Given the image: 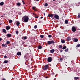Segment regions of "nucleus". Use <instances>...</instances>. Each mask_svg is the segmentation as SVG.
<instances>
[{
	"instance_id": "nucleus-8",
	"label": "nucleus",
	"mask_w": 80,
	"mask_h": 80,
	"mask_svg": "<svg viewBox=\"0 0 80 80\" xmlns=\"http://www.w3.org/2000/svg\"><path fill=\"white\" fill-rule=\"evenodd\" d=\"M78 41V39L77 38H73V42H77Z\"/></svg>"
},
{
	"instance_id": "nucleus-39",
	"label": "nucleus",
	"mask_w": 80,
	"mask_h": 80,
	"mask_svg": "<svg viewBox=\"0 0 80 80\" xmlns=\"http://www.w3.org/2000/svg\"><path fill=\"white\" fill-rule=\"evenodd\" d=\"M60 61H62L63 60V58H60Z\"/></svg>"
},
{
	"instance_id": "nucleus-18",
	"label": "nucleus",
	"mask_w": 80,
	"mask_h": 80,
	"mask_svg": "<svg viewBox=\"0 0 80 80\" xmlns=\"http://www.w3.org/2000/svg\"><path fill=\"white\" fill-rule=\"evenodd\" d=\"M3 32H4V33H7V32L6 31V30L5 29H3V30L2 31Z\"/></svg>"
},
{
	"instance_id": "nucleus-17",
	"label": "nucleus",
	"mask_w": 80,
	"mask_h": 80,
	"mask_svg": "<svg viewBox=\"0 0 80 80\" xmlns=\"http://www.w3.org/2000/svg\"><path fill=\"white\" fill-rule=\"evenodd\" d=\"M17 55H21V52H18L17 53Z\"/></svg>"
},
{
	"instance_id": "nucleus-33",
	"label": "nucleus",
	"mask_w": 80,
	"mask_h": 80,
	"mask_svg": "<svg viewBox=\"0 0 80 80\" xmlns=\"http://www.w3.org/2000/svg\"><path fill=\"white\" fill-rule=\"evenodd\" d=\"M16 33L17 35H18V31H16Z\"/></svg>"
},
{
	"instance_id": "nucleus-27",
	"label": "nucleus",
	"mask_w": 80,
	"mask_h": 80,
	"mask_svg": "<svg viewBox=\"0 0 80 80\" xmlns=\"http://www.w3.org/2000/svg\"><path fill=\"white\" fill-rule=\"evenodd\" d=\"M48 3H46L44 5V7H47V6H48Z\"/></svg>"
},
{
	"instance_id": "nucleus-31",
	"label": "nucleus",
	"mask_w": 80,
	"mask_h": 80,
	"mask_svg": "<svg viewBox=\"0 0 80 80\" xmlns=\"http://www.w3.org/2000/svg\"><path fill=\"white\" fill-rule=\"evenodd\" d=\"M34 28H35V29H36V28H37V25H35V26H34Z\"/></svg>"
},
{
	"instance_id": "nucleus-10",
	"label": "nucleus",
	"mask_w": 80,
	"mask_h": 80,
	"mask_svg": "<svg viewBox=\"0 0 80 80\" xmlns=\"http://www.w3.org/2000/svg\"><path fill=\"white\" fill-rule=\"evenodd\" d=\"M2 47H4V48H6V47H7V46L6 44H2Z\"/></svg>"
},
{
	"instance_id": "nucleus-6",
	"label": "nucleus",
	"mask_w": 80,
	"mask_h": 80,
	"mask_svg": "<svg viewBox=\"0 0 80 80\" xmlns=\"http://www.w3.org/2000/svg\"><path fill=\"white\" fill-rule=\"evenodd\" d=\"M54 19L56 18V19H59V16L57 14V13L55 14V15L54 16Z\"/></svg>"
},
{
	"instance_id": "nucleus-43",
	"label": "nucleus",
	"mask_w": 80,
	"mask_h": 80,
	"mask_svg": "<svg viewBox=\"0 0 80 80\" xmlns=\"http://www.w3.org/2000/svg\"><path fill=\"white\" fill-rule=\"evenodd\" d=\"M63 52V50H60V52Z\"/></svg>"
},
{
	"instance_id": "nucleus-42",
	"label": "nucleus",
	"mask_w": 80,
	"mask_h": 80,
	"mask_svg": "<svg viewBox=\"0 0 80 80\" xmlns=\"http://www.w3.org/2000/svg\"><path fill=\"white\" fill-rule=\"evenodd\" d=\"M35 18H38V16H35Z\"/></svg>"
},
{
	"instance_id": "nucleus-41",
	"label": "nucleus",
	"mask_w": 80,
	"mask_h": 80,
	"mask_svg": "<svg viewBox=\"0 0 80 80\" xmlns=\"http://www.w3.org/2000/svg\"><path fill=\"white\" fill-rule=\"evenodd\" d=\"M24 58H26V59H27V58L26 56H24Z\"/></svg>"
},
{
	"instance_id": "nucleus-46",
	"label": "nucleus",
	"mask_w": 80,
	"mask_h": 80,
	"mask_svg": "<svg viewBox=\"0 0 80 80\" xmlns=\"http://www.w3.org/2000/svg\"><path fill=\"white\" fill-rule=\"evenodd\" d=\"M22 43V44H24L25 43V42H23Z\"/></svg>"
},
{
	"instance_id": "nucleus-28",
	"label": "nucleus",
	"mask_w": 80,
	"mask_h": 80,
	"mask_svg": "<svg viewBox=\"0 0 80 80\" xmlns=\"http://www.w3.org/2000/svg\"><path fill=\"white\" fill-rule=\"evenodd\" d=\"M66 48H67V47L65 46L62 48V50H64L65 49H66Z\"/></svg>"
},
{
	"instance_id": "nucleus-19",
	"label": "nucleus",
	"mask_w": 80,
	"mask_h": 80,
	"mask_svg": "<svg viewBox=\"0 0 80 80\" xmlns=\"http://www.w3.org/2000/svg\"><path fill=\"white\" fill-rule=\"evenodd\" d=\"M80 78L78 77H74V80H78V79H79Z\"/></svg>"
},
{
	"instance_id": "nucleus-11",
	"label": "nucleus",
	"mask_w": 80,
	"mask_h": 80,
	"mask_svg": "<svg viewBox=\"0 0 80 80\" xmlns=\"http://www.w3.org/2000/svg\"><path fill=\"white\" fill-rule=\"evenodd\" d=\"M55 52V49H52L50 51V52L51 53H53Z\"/></svg>"
},
{
	"instance_id": "nucleus-30",
	"label": "nucleus",
	"mask_w": 80,
	"mask_h": 80,
	"mask_svg": "<svg viewBox=\"0 0 80 80\" xmlns=\"http://www.w3.org/2000/svg\"><path fill=\"white\" fill-rule=\"evenodd\" d=\"M65 52H68V48H67V49H65Z\"/></svg>"
},
{
	"instance_id": "nucleus-51",
	"label": "nucleus",
	"mask_w": 80,
	"mask_h": 80,
	"mask_svg": "<svg viewBox=\"0 0 80 80\" xmlns=\"http://www.w3.org/2000/svg\"><path fill=\"white\" fill-rule=\"evenodd\" d=\"M33 15H34V14H35L34 13H32Z\"/></svg>"
},
{
	"instance_id": "nucleus-34",
	"label": "nucleus",
	"mask_w": 80,
	"mask_h": 80,
	"mask_svg": "<svg viewBox=\"0 0 80 80\" xmlns=\"http://www.w3.org/2000/svg\"><path fill=\"white\" fill-rule=\"evenodd\" d=\"M48 37H49V38H51V37H52V35H48Z\"/></svg>"
},
{
	"instance_id": "nucleus-9",
	"label": "nucleus",
	"mask_w": 80,
	"mask_h": 80,
	"mask_svg": "<svg viewBox=\"0 0 80 80\" xmlns=\"http://www.w3.org/2000/svg\"><path fill=\"white\" fill-rule=\"evenodd\" d=\"M6 28L7 30H8L9 29H10V27L9 26H7L6 27Z\"/></svg>"
},
{
	"instance_id": "nucleus-15",
	"label": "nucleus",
	"mask_w": 80,
	"mask_h": 80,
	"mask_svg": "<svg viewBox=\"0 0 80 80\" xmlns=\"http://www.w3.org/2000/svg\"><path fill=\"white\" fill-rule=\"evenodd\" d=\"M68 20H66L65 21V23L66 24H68Z\"/></svg>"
},
{
	"instance_id": "nucleus-2",
	"label": "nucleus",
	"mask_w": 80,
	"mask_h": 80,
	"mask_svg": "<svg viewBox=\"0 0 80 80\" xmlns=\"http://www.w3.org/2000/svg\"><path fill=\"white\" fill-rule=\"evenodd\" d=\"M48 45L54 44V43H55V42H54L53 40L49 41L48 42Z\"/></svg>"
},
{
	"instance_id": "nucleus-3",
	"label": "nucleus",
	"mask_w": 80,
	"mask_h": 80,
	"mask_svg": "<svg viewBox=\"0 0 80 80\" xmlns=\"http://www.w3.org/2000/svg\"><path fill=\"white\" fill-rule=\"evenodd\" d=\"M48 67H49L48 65H46L43 68V69L44 70H47L48 68Z\"/></svg>"
},
{
	"instance_id": "nucleus-37",
	"label": "nucleus",
	"mask_w": 80,
	"mask_h": 80,
	"mask_svg": "<svg viewBox=\"0 0 80 80\" xmlns=\"http://www.w3.org/2000/svg\"><path fill=\"white\" fill-rule=\"evenodd\" d=\"M77 47H80V44H78V45L76 46Z\"/></svg>"
},
{
	"instance_id": "nucleus-52",
	"label": "nucleus",
	"mask_w": 80,
	"mask_h": 80,
	"mask_svg": "<svg viewBox=\"0 0 80 80\" xmlns=\"http://www.w3.org/2000/svg\"><path fill=\"white\" fill-rule=\"evenodd\" d=\"M53 1H55V0H53Z\"/></svg>"
},
{
	"instance_id": "nucleus-49",
	"label": "nucleus",
	"mask_w": 80,
	"mask_h": 80,
	"mask_svg": "<svg viewBox=\"0 0 80 80\" xmlns=\"http://www.w3.org/2000/svg\"><path fill=\"white\" fill-rule=\"evenodd\" d=\"M43 17H41L40 18L42 19V18H43Z\"/></svg>"
},
{
	"instance_id": "nucleus-50",
	"label": "nucleus",
	"mask_w": 80,
	"mask_h": 80,
	"mask_svg": "<svg viewBox=\"0 0 80 80\" xmlns=\"http://www.w3.org/2000/svg\"><path fill=\"white\" fill-rule=\"evenodd\" d=\"M2 25V23L0 22V25Z\"/></svg>"
},
{
	"instance_id": "nucleus-7",
	"label": "nucleus",
	"mask_w": 80,
	"mask_h": 80,
	"mask_svg": "<svg viewBox=\"0 0 80 80\" xmlns=\"http://www.w3.org/2000/svg\"><path fill=\"white\" fill-rule=\"evenodd\" d=\"M48 17H52L53 19H54V17H53V14H49L48 15Z\"/></svg>"
},
{
	"instance_id": "nucleus-4",
	"label": "nucleus",
	"mask_w": 80,
	"mask_h": 80,
	"mask_svg": "<svg viewBox=\"0 0 80 80\" xmlns=\"http://www.w3.org/2000/svg\"><path fill=\"white\" fill-rule=\"evenodd\" d=\"M52 61V58H51V57H49L48 58V62H51Z\"/></svg>"
},
{
	"instance_id": "nucleus-48",
	"label": "nucleus",
	"mask_w": 80,
	"mask_h": 80,
	"mask_svg": "<svg viewBox=\"0 0 80 80\" xmlns=\"http://www.w3.org/2000/svg\"><path fill=\"white\" fill-rule=\"evenodd\" d=\"M2 80H5V79L3 78V79H2Z\"/></svg>"
},
{
	"instance_id": "nucleus-16",
	"label": "nucleus",
	"mask_w": 80,
	"mask_h": 80,
	"mask_svg": "<svg viewBox=\"0 0 80 80\" xmlns=\"http://www.w3.org/2000/svg\"><path fill=\"white\" fill-rule=\"evenodd\" d=\"M10 43V42L9 41H8L6 42V44L7 45H8V44H9Z\"/></svg>"
},
{
	"instance_id": "nucleus-5",
	"label": "nucleus",
	"mask_w": 80,
	"mask_h": 80,
	"mask_svg": "<svg viewBox=\"0 0 80 80\" xmlns=\"http://www.w3.org/2000/svg\"><path fill=\"white\" fill-rule=\"evenodd\" d=\"M72 31L73 32H76V28H75V27L73 26L72 28Z\"/></svg>"
},
{
	"instance_id": "nucleus-20",
	"label": "nucleus",
	"mask_w": 80,
	"mask_h": 80,
	"mask_svg": "<svg viewBox=\"0 0 80 80\" xmlns=\"http://www.w3.org/2000/svg\"><path fill=\"white\" fill-rule=\"evenodd\" d=\"M4 4V3L3 2H2L0 3V5H2V6H3Z\"/></svg>"
},
{
	"instance_id": "nucleus-13",
	"label": "nucleus",
	"mask_w": 80,
	"mask_h": 80,
	"mask_svg": "<svg viewBox=\"0 0 80 80\" xmlns=\"http://www.w3.org/2000/svg\"><path fill=\"white\" fill-rule=\"evenodd\" d=\"M38 49H42V47L40 45H39L38 47Z\"/></svg>"
},
{
	"instance_id": "nucleus-44",
	"label": "nucleus",
	"mask_w": 80,
	"mask_h": 80,
	"mask_svg": "<svg viewBox=\"0 0 80 80\" xmlns=\"http://www.w3.org/2000/svg\"><path fill=\"white\" fill-rule=\"evenodd\" d=\"M2 40V39L0 38V42L1 41V40Z\"/></svg>"
},
{
	"instance_id": "nucleus-26",
	"label": "nucleus",
	"mask_w": 80,
	"mask_h": 80,
	"mask_svg": "<svg viewBox=\"0 0 80 80\" xmlns=\"http://www.w3.org/2000/svg\"><path fill=\"white\" fill-rule=\"evenodd\" d=\"M61 42L62 43H64L65 41L64 40H62V39H61Z\"/></svg>"
},
{
	"instance_id": "nucleus-54",
	"label": "nucleus",
	"mask_w": 80,
	"mask_h": 80,
	"mask_svg": "<svg viewBox=\"0 0 80 80\" xmlns=\"http://www.w3.org/2000/svg\"><path fill=\"white\" fill-rule=\"evenodd\" d=\"M5 15V14H4V15Z\"/></svg>"
},
{
	"instance_id": "nucleus-12",
	"label": "nucleus",
	"mask_w": 80,
	"mask_h": 80,
	"mask_svg": "<svg viewBox=\"0 0 80 80\" xmlns=\"http://www.w3.org/2000/svg\"><path fill=\"white\" fill-rule=\"evenodd\" d=\"M7 37H11V36H12V35L10 34H7Z\"/></svg>"
},
{
	"instance_id": "nucleus-24",
	"label": "nucleus",
	"mask_w": 80,
	"mask_h": 80,
	"mask_svg": "<svg viewBox=\"0 0 80 80\" xmlns=\"http://www.w3.org/2000/svg\"><path fill=\"white\" fill-rule=\"evenodd\" d=\"M67 40H68V41H70V40H71V39L70 38L68 37L67 38Z\"/></svg>"
},
{
	"instance_id": "nucleus-21",
	"label": "nucleus",
	"mask_w": 80,
	"mask_h": 80,
	"mask_svg": "<svg viewBox=\"0 0 80 80\" xmlns=\"http://www.w3.org/2000/svg\"><path fill=\"white\" fill-rule=\"evenodd\" d=\"M17 5H18V6H20V5H21V3L20 2H18L17 3Z\"/></svg>"
},
{
	"instance_id": "nucleus-32",
	"label": "nucleus",
	"mask_w": 80,
	"mask_h": 80,
	"mask_svg": "<svg viewBox=\"0 0 80 80\" xmlns=\"http://www.w3.org/2000/svg\"><path fill=\"white\" fill-rule=\"evenodd\" d=\"M59 48H62V45L59 46Z\"/></svg>"
},
{
	"instance_id": "nucleus-23",
	"label": "nucleus",
	"mask_w": 80,
	"mask_h": 80,
	"mask_svg": "<svg viewBox=\"0 0 80 80\" xmlns=\"http://www.w3.org/2000/svg\"><path fill=\"white\" fill-rule=\"evenodd\" d=\"M35 8H36V7H32V9L33 10H34L35 11H36L37 9H35Z\"/></svg>"
},
{
	"instance_id": "nucleus-1",
	"label": "nucleus",
	"mask_w": 80,
	"mask_h": 80,
	"mask_svg": "<svg viewBox=\"0 0 80 80\" xmlns=\"http://www.w3.org/2000/svg\"><path fill=\"white\" fill-rule=\"evenodd\" d=\"M29 20V18L27 16H23V17L22 18V21L24 22H28V20Z\"/></svg>"
},
{
	"instance_id": "nucleus-40",
	"label": "nucleus",
	"mask_w": 80,
	"mask_h": 80,
	"mask_svg": "<svg viewBox=\"0 0 80 80\" xmlns=\"http://www.w3.org/2000/svg\"><path fill=\"white\" fill-rule=\"evenodd\" d=\"M22 2L23 4H24V5L25 2H24V1H22Z\"/></svg>"
},
{
	"instance_id": "nucleus-53",
	"label": "nucleus",
	"mask_w": 80,
	"mask_h": 80,
	"mask_svg": "<svg viewBox=\"0 0 80 80\" xmlns=\"http://www.w3.org/2000/svg\"><path fill=\"white\" fill-rule=\"evenodd\" d=\"M46 78H47V77H46Z\"/></svg>"
},
{
	"instance_id": "nucleus-25",
	"label": "nucleus",
	"mask_w": 80,
	"mask_h": 80,
	"mask_svg": "<svg viewBox=\"0 0 80 80\" xmlns=\"http://www.w3.org/2000/svg\"><path fill=\"white\" fill-rule=\"evenodd\" d=\"M16 25H17V26H19V25H20V22H18L16 23Z\"/></svg>"
},
{
	"instance_id": "nucleus-14",
	"label": "nucleus",
	"mask_w": 80,
	"mask_h": 80,
	"mask_svg": "<svg viewBox=\"0 0 80 80\" xmlns=\"http://www.w3.org/2000/svg\"><path fill=\"white\" fill-rule=\"evenodd\" d=\"M22 38L23 40H26L27 38V36L23 37H22Z\"/></svg>"
},
{
	"instance_id": "nucleus-38",
	"label": "nucleus",
	"mask_w": 80,
	"mask_h": 80,
	"mask_svg": "<svg viewBox=\"0 0 80 80\" xmlns=\"http://www.w3.org/2000/svg\"><path fill=\"white\" fill-rule=\"evenodd\" d=\"M4 58H7V56L6 55H5L4 56Z\"/></svg>"
},
{
	"instance_id": "nucleus-29",
	"label": "nucleus",
	"mask_w": 80,
	"mask_h": 80,
	"mask_svg": "<svg viewBox=\"0 0 80 80\" xmlns=\"http://www.w3.org/2000/svg\"><path fill=\"white\" fill-rule=\"evenodd\" d=\"M9 23H12V20H10L9 21Z\"/></svg>"
},
{
	"instance_id": "nucleus-36",
	"label": "nucleus",
	"mask_w": 80,
	"mask_h": 80,
	"mask_svg": "<svg viewBox=\"0 0 80 80\" xmlns=\"http://www.w3.org/2000/svg\"><path fill=\"white\" fill-rule=\"evenodd\" d=\"M40 37H41V38H43L44 37L43 35H41L40 36Z\"/></svg>"
},
{
	"instance_id": "nucleus-35",
	"label": "nucleus",
	"mask_w": 80,
	"mask_h": 80,
	"mask_svg": "<svg viewBox=\"0 0 80 80\" xmlns=\"http://www.w3.org/2000/svg\"><path fill=\"white\" fill-rule=\"evenodd\" d=\"M80 14L79 13L78 14V18H80Z\"/></svg>"
},
{
	"instance_id": "nucleus-47",
	"label": "nucleus",
	"mask_w": 80,
	"mask_h": 80,
	"mask_svg": "<svg viewBox=\"0 0 80 80\" xmlns=\"http://www.w3.org/2000/svg\"><path fill=\"white\" fill-rule=\"evenodd\" d=\"M37 2H38L39 1V0H36Z\"/></svg>"
},
{
	"instance_id": "nucleus-45",
	"label": "nucleus",
	"mask_w": 80,
	"mask_h": 80,
	"mask_svg": "<svg viewBox=\"0 0 80 80\" xmlns=\"http://www.w3.org/2000/svg\"><path fill=\"white\" fill-rule=\"evenodd\" d=\"M43 14H44V16H45V12H44Z\"/></svg>"
},
{
	"instance_id": "nucleus-22",
	"label": "nucleus",
	"mask_w": 80,
	"mask_h": 80,
	"mask_svg": "<svg viewBox=\"0 0 80 80\" xmlns=\"http://www.w3.org/2000/svg\"><path fill=\"white\" fill-rule=\"evenodd\" d=\"M8 61L7 60H5L4 61V63H8Z\"/></svg>"
}]
</instances>
